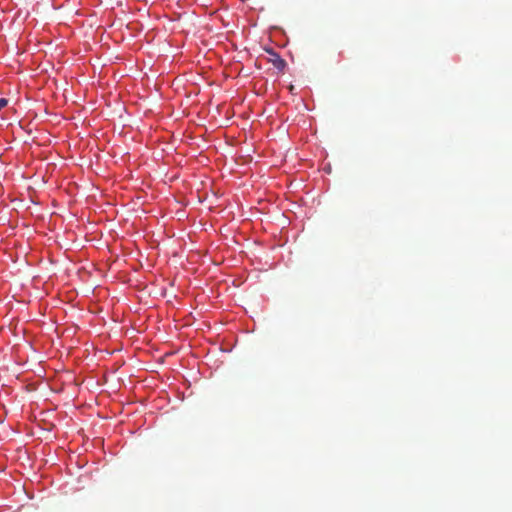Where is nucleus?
I'll use <instances>...</instances> for the list:
<instances>
[{
    "mask_svg": "<svg viewBox=\"0 0 512 512\" xmlns=\"http://www.w3.org/2000/svg\"><path fill=\"white\" fill-rule=\"evenodd\" d=\"M266 52L269 54L268 62L279 72H283L287 66L286 61L272 49H267Z\"/></svg>",
    "mask_w": 512,
    "mask_h": 512,
    "instance_id": "f257e3e1",
    "label": "nucleus"
},
{
    "mask_svg": "<svg viewBox=\"0 0 512 512\" xmlns=\"http://www.w3.org/2000/svg\"><path fill=\"white\" fill-rule=\"evenodd\" d=\"M7 104H8V100L5 98H1L0 99V110L3 109L4 107H6Z\"/></svg>",
    "mask_w": 512,
    "mask_h": 512,
    "instance_id": "f03ea898",
    "label": "nucleus"
}]
</instances>
